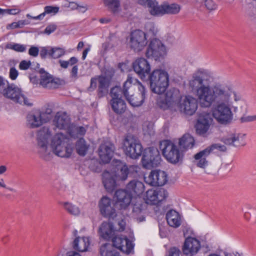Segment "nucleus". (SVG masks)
<instances>
[{
	"label": "nucleus",
	"mask_w": 256,
	"mask_h": 256,
	"mask_svg": "<svg viewBox=\"0 0 256 256\" xmlns=\"http://www.w3.org/2000/svg\"><path fill=\"white\" fill-rule=\"evenodd\" d=\"M194 144V140L190 134H185L180 139L179 146L180 149L186 150L192 148Z\"/></svg>",
	"instance_id": "nucleus-34"
},
{
	"label": "nucleus",
	"mask_w": 256,
	"mask_h": 256,
	"mask_svg": "<svg viewBox=\"0 0 256 256\" xmlns=\"http://www.w3.org/2000/svg\"><path fill=\"white\" fill-rule=\"evenodd\" d=\"M166 219L168 224L172 227L178 228L181 224L180 214L174 210H172L168 212Z\"/></svg>",
	"instance_id": "nucleus-33"
},
{
	"label": "nucleus",
	"mask_w": 256,
	"mask_h": 256,
	"mask_svg": "<svg viewBox=\"0 0 256 256\" xmlns=\"http://www.w3.org/2000/svg\"><path fill=\"white\" fill-rule=\"evenodd\" d=\"M18 75V72L17 70L12 68L10 69V76L12 80H15Z\"/></svg>",
	"instance_id": "nucleus-64"
},
{
	"label": "nucleus",
	"mask_w": 256,
	"mask_h": 256,
	"mask_svg": "<svg viewBox=\"0 0 256 256\" xmlns=\"http://www.w3.org/2000/svg\"><path fill=\"white\" fill-rule=\"evenodd\" d=\"M166 54V48L160 40L154 38L150 40L146 52L147 58L158 60L163 58Z\"/></svg>",
	"instance_id": "nucleus-10"
},
{
	"label": "nucleus",
	"mask_w": 256,
	"mask_h": 256,
	"mask_svg": "<svg viewBox=\"0 0 256 256\" xmlns=\"http://www.w3.org/2000/svg\"><path fill=\"white\" fill-rule=\"evenodd\" d=\"M39 49L38 47L32 46L28 50V54L34 57H36L38 56Z\"/></svg>",
	"instance_id": "nucleus-57"
},
{
	"label": "nucleus",
	"mask_w": 256,
	"mask_h": 256,
	"mask_svg": "<svg viewBox=\"0 0 256 256\" xmlns=\"http://www.w3.org/2000/svg\"><path fill=\"white\" fill-rule=\"evenodd\" d=\"M114 225L116 232H122L125 228L126 222L123 220H120L116 222Z\"/></svg>",
	"instance_id": "nucleus-53"
},
{
	"label": "nucleus",
	"mask_w": 256,
	"mask_h": 256,
	"mask_svg": "<svg viewBox=\"0 0 256 256\" xmlns=\"http://www.w3.org/2000/svg\"><path fill=\"white\" fill-rule=\"evenodd\" d=\"M163 14H175L179 12L180 10V5L176 4H163Z\"/></svg>",
	"instance_id": "nucleus-40"
},
{
	"label": "nucleus",
	"mask_w": 256,
	"mask_h": 256,
	"mask_svg": "<svg viewBox=\"0 0 256 256\" xmlns=\"http://www.w3.org/2000/svg\"><path fill=\"white\" fill-rule=\"evenodd\" d=\"M102 164L97 160H91L90 162L89 168L96 172H100L102 170Z\"/></svg>",
	"instance_id": "nucleus-46"
},
{
	"label": "nucleus",
	"mask_w": 256,
	"mask_h": 256,
	"mask_svg": "<svg viewBox=\"0 0 256 256\" xmlns=\"http://www.w3.org/2000/svg\"><path fill=\"white\" fill-rule=\"evenodd\" d=\"M146 206L140 198L133 205L132 216L139 222L145 220Z\"/></svg>",
	"instance_id": "nucleus-25"
},
{
	"label": "nucleus",
	"mask_w": 256,
	"mask_h": 256,
	"mask_svg": "<svg viewBox=\"0 0 256 256\" xmlns=\"http://www.w3.org/2000/svg\"><path fill=\"white\" fill-rule=\"evenodd\" d=\"M78 59L74 56H72L68 60H60L58 62L61 68H67L68 66H74L78 62Z\"/></svg>",
	"instance_id": "nucleus-45"
},
{
	"label": "nucleus",
	"mask_w": 256,
	"mask_h": 256,
	"mask_svg": "<svg viewBox=\"0 0 256 256\" xmlns=\"http://www.w3.org/2000/svg\"><path fill=\"white\" fill-rule=\"evenodd\" d=\"M105 4L108 8L113 12H116L119 6V3L118 0H104Z\"/></svg>",
	"instance_id": "nucleus-48"
},
{
	"label": "nucleus",
	"mask_w": 256,
	"mask_h": 256,
	"mask_svg": "<svg viewBox=\"0 0 256 256\" xmlns=\"http://www.w3.org/2000/svg\"><path fill=\"white\" fill-rule=\"evenodd\" d=\"M161 157L158 150L154 148H149L144 151L142 162L144 168H150L158 166Z\"/></svg>",
	"instance_id": "nucleus-12"
},
{
	"label": "nucleus",
	"mask_w": 256,
	"mask_h": 256,
	"mask_svg": "<svg viewBox=\"0 0 256 256\" xmlns=\"http://www.w3.org/2000/svg\"><path fill=\"white\" fill-rule=\"evenodd\" d=\"M39 72L40 74V84L43 88L54 89L58 88L60 85L59 79L54 78L43 68L40 69Z\"/></svg>",
	"instance_id": "nucleus-19"
},
{
	"label": "nucleus",
	"mask_w": 256,
	"mask_h": 256,
	"mask_svg": "<svg viewBox=\"0 0 256 256\" xmlns=\"http://www.w3.org/2000/svg\"><path fill=\"white\" fill-rule=\"evenodd\" d=\"M144 134V135H148L150 136H154V130L153 128V126L151 124H148L146 126H144L142 128Z\"/></svg>",
	"instance_id": "nucleus-50"
},
{
	"label": "nucleus",
	"mask_w": 256,
	"mask_h": 256,
	"mask_svg": "<svg viewBox=\"0 0 256 256\" xmlns=\"http://www.w3.org/2000/svg\"><path fill=\"white\" fill-rule=\"evenodd\" d=\"M180 251L176 247L170 248L168 251V256H180Z\"/></svg>",
	"instance_id": "nucleus-55"
},
{
	"label": "nucleus",
	"mask_w": 256,
	"mask_h": 256,
	"mask_svg": "<svg viewBox=\"0 0 256 256\" xmlns=\"http://www.w3.org/2000/svg\"><path fill=\"white\" fill-rule=\"evenodd\" d=\"M10 48L18 52H24L26 50V46L18 44H10L8 46Z\"/></svg>",
	"instance_id": "nucleus-51"
},
{
	"label": "nucleus",
	"mask_w": 256,
	"mask_h": 256,
	"mask_svg": "<svg viewBox=\"0 0 256 256\" xmlns=\"http://www.w3.org/2000/svg\"><path fill=\"white\" fill-rule=\"evenodd\" d=\"M99 208L101 214L105 218L113 219L116 214L113 202L107 196H103L99 202Z\"/></svg>",
	"instance_id": "nucleus-17"
},
{
	"label": "nucleus",
	"mask_w": 256,
	"mask_h": 256,
	"mask_svg": "<svg viewBox=\"0 0 256 256\" xmlns=\"http://www.w3.org/2000/svg\"><path fill=\"white\" fill-rule=\"evenodd\" d=\"M133 68L142 79H144L150 74V66L145 58H140L133 63Z\"/></svg>",
	"instance_id": "nucleus-21"
},
{
	"label": "nucleus",
	"mask_w": 256,
	"mask_h": 256,
	"mask_svg": "<svg viewBox=\"0 0 256 256\" xmlns=\"http://www.w3.org/2000/svg\"><path fill=\"white\" fill-rule=\"evenodd\" d=\"M207 150L209 151L210 154L214 149L218 150L222 152H225L226 150V148L224 145H221L218 144H213L210 146L206 148Z\"/></svg>",
	"instance_id": "nucleus-52"
},
{
	"label": "nucleus",
	"mask_w": 256,
	"mask_h": 256,
	"mask_svg": "<svg viewBox=\"0 0 256 256\" xmlns=\"http://www.w3.org/2000/svg\"><path fill=\"white\" fill-rule=\"evenodd\" d=\"M30 65L31 62L30 61L24 60L20 62L19 68L20 70H26L30 68Z\"/></svg>",
	"instance_id": "nucleus-58"
},
{
	"label": "nucleus",
	"mask_w": 256,
	"mask_h": 256,
	"mask_svg": "<svg viewBox=\"0 0 256 256\" xmlns=\"http://www.w3.org/2000/svg\"><path fill=\"white\" fill-rule=\"evenodd\" d=\"M200 248V242L196 238L188 237L185 240L182 250L186 255H193L197 254Z\"/></svg>",
	"instance_id": "nucleus-22"
},
{
	"label": "nucleus",
	"mask_w": 256,
	"mask_h": 256,
	"mask_svg": "<svg viewBox=\"0 0 256 256\" xmlns=\"http://www.w3.org/2000/svg\"><path fill=\"white\" fill-rule=\"evenodd\" d=\"M188 86L192 92H196L202 107L208 108L213 106L212 115L220 124H228L232 120L231 96H233L236 102L242 100L241 94L230 85L218 83L210 86L208 84V76L201 70L192 74L188 80Z\"/></svg>",
	"instance_id": "nucleus-1"
},
{
	"label": "nucleus",
	"mask_w": 256,
	"mask_h": 256,
	"mask_svg": "<svg viewBox=\"0 0 256 256\" xmlns=\"http://www.w3.org/2000/svg\"><path fill=\"white\" fill-rule=\"evenodd\" d=\"M98 96L99 98H102L108 94V88L110 86V81L104 76L98 78Z\"/></svg>",
	"instance_id": "nucleus-32"
},
{
	"label": "nucleus",
	"mask_w": 256,
	"mask_h": 256,
	"mask_svg": "<svg viewBox=\"0 0 256 256\" xmlns=\"http://www.w3.org/2000/svg\"><path fill=\"white\" fill-rule=\"evenodd\" d=\"M56 28V26L52 24L47 26L44 30V33L47 34H50L54 32Z\"/></svg>",
	"instance_id": "nucleus-62"
},
{
	"label": "nucleus",
	"mask_w": 256,
	"mask_h": 256,
	"mask_svg": "<svg viewBox=\"0 0 256 256\" xmlns=\"http://www.w3.org/2000/svg\"><path fill=\"white\" fill-rule=\"evenodd\" d=\"M52 134L50 130L46 126L38 132L37 146L40 157L46 160H50L52 153L62 158L70 157L72 148L68 144V138L61 132L57 133L52 138L50 146H48V140Z\"/></svg>",
	"instance_id": "nucleus-2"
},
{
	"label": "nucleus",
	"mask_w": 256,
	"mask_h": 256,
	"mask_svg": "<svg viewBox=\"0 0 256 256\" xmlns=\"http://www.w3.org/2000/svg\"><path fill=\"white\" fill-rule=\"evenodd\" d=\"M90 147V145L85 140L82 138L77 140L76 144V149L78 154L81 156H84Z\"/></svg>",
	"instance_id": "nucleus-38"
},
{
	"label": "nucleus",
	"mask_w": 256,
	"mask_h": 256,
	"mask_svg": "<svg viewBox=\"0 0 256 256\" xmlns=\"http://www.w3.org/2000/svg\"><path fill=\"white\" fill-rule=\"evenodd\" d=\"M147 42L145 33L138 30L131 32L128 39V44L130 48L136 52L142 50Z\"/></svg>",
	"instance_id": "nucleus-11"
},
{
	"label": "nucleus",
	"mask_w": 256,
	"mask_h": 256,
	"mask_svg": "<svg viewBox=\"0 0 256 256\" xmlns=\"http://www.w3.org/2000/svg\"><path fill=\"white\" fill-rule=\"evenodd\" d=\"M54 125L59 129H68L70 127V120L68 116L65 113L58 112L56 114L54 120Z\"/></svg>",
	"instance_id": "nucleus-24"
},
{
	"label": "nucleus",
	"mask_w": 256,
	"mask_h": 256,
	"mask_svg": "<svg viewBox=\"0 0 256 256\" xmlns=\"http://www.w3.org/2000/svg\"><path fill=\"white\" fill-rule=\"evenodd\" d=\"M40 118L42 124L48 122L52 118L50 116H48V114H46L44 112L40 110Z\"/></svg>",
	"instance_id": "nucleus-61"
},
{
	"label": "nucleus",
	"mask_w": 256,
	"mask_h": 256,
	"mask_svg": "<svg viewBox=\"0 0 256 256\" xmlns=\"http://www.w3.org/2000/svg\"><path fill=\"white\" fill-rule=\"evenodd\" d=\"M86 132V128L83 126H76L73 124L70 126L68 132L72 137H78L84 136Z\"/></svg>",
	"instance_id": "nucleus-41"
},
{
	"label": "nucleus",
	"mask_w": 256,
	"mask_h": 256,
	"mask_svg": "<svg viewBox=\"0 0 256 256\" xmlns=\"http://www.w3.org/2000/svg\"><path fill=\"white\" fill-rule=\"evenodd\" d=\"M0 187L7 189L12 192H16V190L14 188L6 186L3 178H0Z\"/></svg>",
	"instance_id": "nucleus-63"
},
{
	"label": "nucleus",
	"mask_w": 256,
	"mask_h": 256,
	"mask_svg": "<svg viewBox=\"0 0 256 256\" xmlns=\"http://www.w3.org/2000/svg\"><path fill=\"white\" fill-rule=\"evenodd\" d=\"M98 82V78H92L90 80V86L88 88V90L92 92L96 89V88L97 82Z\"/></svg>",
	"instance_id": "nucleus-56"
},
{
	"label": "nucleus",
	"mask_w": 256,
	"mask_h": 256,
	"mask_svg": "<svg viewBox=\"0 0 256 256\" xmlns=\"http://www.w3.org/2000/svg\"><path fill=\"white\" fill-rule=\"evenodd\" d=\"M178 107V111L186 115L192 116L198 108L197 100L192 96H186L181 100V102Z\"/></svg>",
	"instance_id": "nucleus-15"
},
{
	"label": "nucleus",
	"mask_w": 256,
	"mask_h": 256,
	"mask_svg": "<svg viewBox=\"0 0 256 256\" xmlns=\"http://www.w3.org/2000/svg\"><path fill=\"white\" fill-rule=\"evenodd\" d=\"M146 3L152 15H163V4L159 6L156 0H146Z\"/></svg>",
	"instance_id": "nucleus-35"
},
{
	"label": "nucleus",
	"mask_w": 256,
	"mask_h": 256,
	"mask_svg": "<svg viewBox=\"0 0 256 256\" xmlns=\"http://www.w3.org/2000/svg\"><path fill=\"white\" fill-rule=\"evenodd\" d=\"M114 148V145L110 142L100 144L98 148V154L104 163L109 162L112 156Z\"/></svg>",
	"instance_id": "nucleus-23"
},
{
	"label": "nucleus",
	"mask_w": 256,
	"mask_h": 256,
	"mask_svg": "<svg viewBox=\"0 0 256 256\" xmlns=\"http://www.w3.org/2000/svg\"><path fill=\"white\" fill-rule=\"evenodd\" d=\"M100 253L101 256H118L119 254L114 248L112 244L106 243L100 248Z\"/></svg>",
	"instance_id": "nucleus-36"
},
{
	"label": "nucleus",
	"mask_w": 256,
	"mask_h": 256,
	"mask_svg": "<svg viewBox=\"0 0 256 256\" xmlns=\"http://www.w3.org/2000/svg\"><path fill=\"white\" fill-rule=\"evenodd\" d=\"M205 6L208 10H212L216 8V6L212 0H206Z\"/></svg>",
	"instance_id": "nucleus-59"
},
{
	"label": "nucleus",
	"mask_w": 256,
	"mask_h": 256,
	"mask_svg": "<svg viewBox=\"0 0 256 256\" xmlns=\"http://www.w3.org/2000/svg\"><path fill=\"white\" fill-rule=\"evenodd\" d=\"M27 124L30 128H36L40 126L42 123L40 110H36L28 114Z\"/></svg>",
	"instance_id": "nucleus-30"
},
{
	"label": "nucleus",
	"mask_w": 256,
	"mask_h": 256,
	"mask_svg": "<svg viewBox=\"0 0 256 256\" xmlns=\"http://www.w3.org/2000/svg\"><path fill=\"white\" fill-rule=\"evenodd\" d=\"M115 230L114 224L103 222L99 228V234L104 239L109 240L114 236Z\"/></svg>",
	"instance_id": "nucleus-26"
},
{
	"label": "nucleus",
	"mask_w": 256,
	"mask_h": 256,
	"mask_svg": "<svg viewBox=\"0 0 256 256\" xmlns=\"http://www.w3.org/2000/svg\"><path fill=\"white\" fill-rule=\"evenodd\" d=\"M90 240L88 237L75 238L72 243L73 248L80 252H84L88 250V248L90 246Z\"/></svg>",
	"instance_id": "nucleus-29"
},
{
	"label": "nucleus",
	"mask_w": 256,
	"mask_h": 256,
	"mask_svg": "<svg viewBox=\"0 0 256 256\" xmlns=\"http://www.w3.org/2000/svg\"><path fill=\"white\" fill-rule=\"evenodd\" d=\"M65 50L60 48H51V52H50V57L52 58H58L65 54Z\"/></svg>",
	"instance_id": "nucleus-47"
},
{
	"label": "nucleus",
	"mask_w": 256,
	"mask_h": 256,
	"mask_svg": "<svg viewBox=\"0 0 256 256\" xmlns=\"http://www.w3.org/2000/svg\"><path fill=\"white\" fill-rule=\"evenodd\" d=\"M78 66L77 65H74L72 66L70 72V76L74 80L78 78Z\"/></svg>",
	"instance_id": "nucleus-60"
},
{
	"label": "nucleus",
	"mask_w": 256,
	"mask_h": 256,
	"mask_svg": "<svg viewBox=\"0 0 256 256\" xmlns=\"http://www.w3.org/2000/svg\"><path fill=\"white\" fill-rule=\"evenodd\" d=\"M182 98L178 90L172 88L167 91L165 98L159 101L158 105L163 110L168 109L172 112H176Z\"/></svg>",
	"instance_id": "nucleus-7"
},
{
	"label": "nucleus",
	"mask_w": 256,
	"mask_h": 256,
	"mask_svg": "<svg viewBox=\"0 0 256 256\" xmlns=\"http://www.w3.org/2000/svg\"><path fill=\"white\" fill-rule=\"evenodd\" d=\"M116 206L120 210L126 209L132 201V196L125 190H118L115 192Z\"/></svg>",
	"instance_id": "nucleus-20"
},
{
	"label": "nucleus",
	"mask_w": 256,
	"mask_h": 256,
	"mask_svg": "<svg viewBox=\"0 0 256 256\" xmlns=\"http://www.w3.org/2000/svg\"><path fill=\"white\" fill-rule=\"evenodd\" d=\"M245 136V134L234 130L231 131L222 138V141L226 145L234 147L244 146L246 144Z\"/></svg>",
	"instance_id": "nucleus-16"
},
{
	"label": "nucleus",
	"mask_w": 256,
	"mask_h": 256,
	"mask_svg": "<svg viewBox=\"0 0 256 256\" xmlns=\"http://www.w3.org/2000/svg\"><path fill=\"white\" fill-rule=\"evenodd\" d=\"M140 169L138 166H130L128 167L121 161L116 160L113 164L111 172L117 180L124 181L128 177H137Z\"/></svg>",
	"instance_id": "nucleus-6"
},
{
	"label": "nucleus",
	"mask_w": 256,
	"mask_h": 256,
	"mask_svg": "<svg viewBox=\"0 0 256 256\" xmlns=\"http://www.w3.org/2000/svg\"><path fill=\"white\" fill-rule=\"evenodd\" d=\"M102 182L104 188L108 192H112L116 186V180L112 172L106 170L102 173Z\"/></svg>",
	"instance_id": "nucleus-27"
},
{
	"label": "nucleus",
	"mask_w": 256,
	"mask_h": 256,
	"mask_svg": "<svg viewBox=\"0 0 256 256\" xmlns=\"http://www.w3.org/2000/svg\"><path fill=\"white\" fill-rule=\"evenodd\" d=\"M124 150L127 156L136 159L141 156L143 148L136 136L128 134L124 140Z\"/></svg>",
	"instance_id": "nucleus-9"
},
{
	"label": "nucleus",
	"mask_w": 256,
	"mask_h": 256,
	"mask_svg": "<svg viewBox=\"0 0 256 256\" xmlns=\"http://www.w3.org/2000/svg\"><path fill=\"white\" fill-rule=\"evenodd\" d=\"M0 92L6 98L16 103L28 106L32 104L22 93L20 88L14 84H10L7 80L0 76Z\"/></svg>",
	"instance_id": "nucleus-3"
},
{
	"label": "nucleus",
	"mask_w": 256,
	"mask_h": 256,
	"mask_svg": "<svg viewBox=\"0 0 256 256\" xmlns=\"http://www.w3.org/2000/svg\"><path fill=\"white\" fill-rule=\"evenodd\" d=\"M146 183L153 186H160L164 185L168 180L167 174L161 170H152L148 177H144Z\"/></svg>",
	"instance_id": "nucleus-13"
},
{
	"label": "nucleus",
	"mask_w": 256,
	"mask_h": 256,
	"mask_svg": "<svg viewBox=\"0 0 256 256\" xmlns=\"http://www.w3.org/2000/svg\"><path fill=\"white\" fill-rule=\"evenodd\" d=\"M213 121L212 116L209 113H202L200 114L195 126L197 134L205 136Z\"/></svg>",
	"instance_id": "nucleus-14"
},
{
	"label": "nucleus",
	"mask_w": 256,
	"mask_h": 256,
	"mask_svg": "<svg viewBox=\"0 0 256 256\" xmlns=\"http://www.w3.org/2000/svg\"><path fill=\"white\" fill-rule=\"evenodd\" d=\"M156 196L158 197V204L164 200L168 196V193L166 190L164 189H160L156 190Z\"/></svg>",
	"instance_id": "nucleus-49"
},
{
	"label": "nucleus",
	"mask_w": 256,
	"mask_h": 256,
	"mask_svg": "<svg viewBox=\"0 0 256 256\" xmlns=\"http://www.w3.org/2000/svg\"><path fill=\"white\" fill-rule=\"evenodd\" d=\"M64 206L65 210L71 214L76 216L80 213L79 208L71 203L68 202H64Z\"/></svg>",
	"instance_id": "nucleus-44"
},
{
	"label": "nucleus",
	"mask_w": 256,
	"mask_h": 256,
	"mask_svg": "<svg viewBox=\"0 0 256 256\" xmlns=\"http://www.w3.org/2000/svg\"><path fill=\"white\" fill-rule=\"evenodd\" d=\"M112 241L113 247L126 254H130L134 248L132 242L124 236H114Z\"/></svg>",
	"instance_id": "nucleus-18"
},
{
	"label": "nucleus",
	"mask_w": 256,
	"mask_h": 256,
	"mask_svg": "<svg viewBox=\"0 0 256 256\" xmlns=\"http://www.w3.org/2000/svg\"><path fill=\"white\" fill-rule=\"evenodd\" d=\"M148 80L152 91L157 94L164 92L168 86V75L162 70H155L149 74Z\"/></svg>",
	"instance_id": "nucleus-5"
},
{
	"label": "nucleus",
	"mask_w": 256,
	"mask_h": 256,
	"mask_svg": "<svg viewBox=\"0 0 256 256\" xmlns=\"http://www.w3.org/2000/svg\"><path fill=\"white\" fill-rule=\"evenodd\" d=\"M210 153L206 148L194 156L195 159L194 162L197 166L204 168L208 165V161L206 160Z\"/></svg>",
	"instance_id": "nucleus-31"
},
{
	"label": "nucleus",
	"mask_w": 256,
	"mask_h": 256,
	"mask_svg": "<svg viewBox=\"0 0 256 256\" xmlns=\"http://www.w3.org/2000/svg\"><path fill=\"white\" fill-rule=\"evenodd\" d=\"M132 78L128 76L127 80L124 82V96L132 106H140L145 99V88L141 83L138 82V92L134 94V86L132 84Z\"/></svg>",
	"instance_id": "nucleus-4"
},
{
	"label": "nucleus",
	"mask_w": 256,
	"mask_h": 256,
	"mask_svg": "<svg viewBox=\"0 0 256 256\" xmlns=\"http://www.w3.org/2000/svg\"><path fill=\"white\" fill-rule=\"evenodd\" d=\"M146 203L150 204H157L158 200L156 190H150L146 192Z\"/></svg>",
	"instance_id": "nucleus-43"
},
{
	"label": "nucleus",
	"mask_w": 256,
	"mask_h": 256,
	"mask_svg": "<svg viewBox=\"0 0 256 256\" xmlns=\"http://www.w3.org/2000/svg\"><path fill=\"white\" fill-rule=\"evenodd\" d=\"M122 95L124 96V84L123 85V89L120 86H115L111 88L110 92V96L112 98L111 100H118L122 99Z\"/></svg>",
	"instance_id": "nucleus-42"
},
{
	"label": "nucleus",
	"mask_w": 256,
	"mask_h": 256,
	"mask_svg": "<svg viewBox=\"0 0 256 256\" xmlns=\"http://www.w3.org/2000/svg\"><path fill=\"white\" fill-rule=\"evenodd\" d=\"M160 149L168 162L176 164L182 162L183 155L180 153L176 146L170 141L164 140L160 142Z\"/></svg>",
	"instance_id": "nucleus-8"
},
{
	"label": "nucleus",
	"mask_w": 256,
	"mask_h": 256,
	"mask_svg": "<svg viewBox=\"0 0 256 256\" xmlns=\"http://www.w3.org/2000/svg\"><path fill=\"white\" fill-rule=\"evenodd\" d=\"M51 52V48L50 50L48 49V48L46 47H42L41 48L40 51V56L42 58L44 59L46 58L47 56H50V52Z\"/></svg>",
	"instance_id": "nucleus-54"
},
{
	"label": "nucleus",
	"mask_w": 256,
	"mask_h": 256,
	"mask_svg": "<svg viewBox=\"0 0 256 256\" xmlns=\"http://www.w3.org/2000/svg\"><path fill=\"white\" fill-rule=\"evenodd\" d=\"M59 8L57 6H46L44 8V12L36 16H32L30 14H28L26 16L34 20H42L45 16L46 14H55L58 11Z\"/></svg>",
	"instance_id": "nucleus-39"
},
{
	"label": "nucleus",
	"mask_w": 256,
	"mask_h": 256,
	"mask_svg": "<svg viewBox=\"0 0 256 256\" xmlns=\"http://www.w3.org/2000/svg\"><path fill=\"white\" fill-rule=\"evenodd\" d=\"M126 190L132 195L140 196L142 194L144 190V184L137 180H130L126 185Z\"/></svg>",
	"instance_id": "nucleus-28"
},
{
	"label": "nucleus",
	"mask_w": 256,
	"mask_h": 256,
	"mask_svg": "<svg viewBox=\"0 0 256 256\" xmlns=\"http://www.w3.org/2000/svg\"><path fill=\"white\" fill-rule=\"evenodd\" d=\"M110 104L112 110L118 114L124 113L126 110V104L122 99L110 100Z\"/></svg>",
	"instance_id": "nucleus-37"
}]
</instances>
